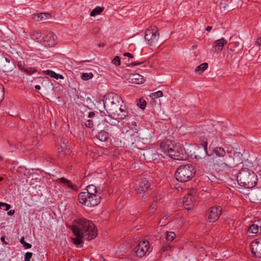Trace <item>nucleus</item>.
Returning a JSON list of instances; mask_svg holds the SVG:
<instances>
[{
    "label": "nucleus",
    "mask_w": 261,
    "mask_h": 261,
    "mask_svg": "<svg viewBox=\"0 0 261 261\" xmlns=\"http://www.w3.org/2000/svg\"><path fill=\"white\" fill-rule=\"evenodd\" d=\"M221 212L222 208L220 206H215L209 208L207 213L208 222H216L219 218Z\"/></svg>",
    "instance_id": "9b49d317"
},
{
    "label": "nucleus",
    "mask_w": 261,
    "mask_h": 261,
    "mask_svg": "<svg viewBox=\"0 0 261 261\" xmlns=\"http://www.w3.org/2000/svg\"><path fill=\"white\" fill-rule=\"evenodd\" d=\"M237 180L240 186L250 189L256 185L257 177L254 171L245 168L239 171L237 176Z\"/></svg>",
    "instance_id": "7ed1b4c3"
},
{
    "label": "nucleus",
    "mask_w": 261,
    "mask_h": 261,
    "mask_svg": "<svg viewBox=\"0 0 261 261\" xmlns=\"http://www.w3.org/2000/svg\"><path fill=\"white\" fill-rule=\"evenodd\" d=\"M202 145V147H198L197 150L194 152V157L197 161H200L204 159L206 155H208L207 152V142H204Z\"/></svg>",
    "instance_id": "ddd939ff"
},
{
    "label": "nucleus",
    "mask_w": 261,
    "mask_h": 261,
    "mask_svg": "<svg viewBox=\"0 0 261 261\" xmlns=\"http://www.w3.org/2000/svg\"><path fill=\"white\" fill-rule=\"evenodd\" d=\"M130 128L133 130L134 134H138V129L137 128V123L135 121H131L128 123Z\"/></svg>",
    "instance_id": "473e14b6"
},
{
    "label": "nucleus",
    "mask_w": 261,
    "mask_h": 261,
    "mask_svg": "<svg viewBox=\"0 0 261 261\" xmlns=\"http://www.w3.org/2000/svg\"><path fill=\"white\" fill-rule=\"evenodd\" d=\"M109 137V133L104 130L100 131L96 135L97 138L102 142L107 141Z\"/></svg>",
    "instance_id": "393cba45"
},
{
    "label": "nucleus",
    "mask_w": 261,
    "mask_h": 261,
    "mask_svg": "<svg viewBox=\"0 0 261 261\" xmlns=\"http://www.w3.org/2000/svg\"><path fill=\"white\" fill-rule=\"evenodd\" d=\"M63 144H66L65 142L63 141Z\"/></svg>",
    "instance_id": "338daca9"
},
{
    "label": "nucleus",
    "mask_w": 261,
    "mask_h": 261,
    "mask_svg": "<svg viewBox=\"0 0 261 261\" xmlns=\"http://www.w3.org/2000/svg\"><path fill=\"white\" fill-rule=\"evenodd\" d=\"M5 60H6V62H10V61L7 58H5Z\"/></svg>",
    "instance_id": "680f3d73"
},
{
    "label": "nucleus",
    "mask_w": 261,
    "mask_h": 261,
    "mask_svg": "<svg viewBox=\"0 0 261 261\" xmlns=\"http://www.w3.org/2000/svg\"><path fill=\"white\" fill-rule=\"evenodd\" d=\"M144 63H145L144 61L142 62H132L129 63V64L132 66H137V65H140L141 64H143Z\"/></svg>",
    "instance_id": "de8ad7c7"
},
{
    "label": "nucleus",
    "mask_w": 261,
    "mask_h": 261,
    "mask_svg": "<svg viewBox=\"0 0 261 261\" xmlns=\"http://www.w3.org/2000/svg\"><path fill=\"white\" fill-rule=\"evenodd\" d=\"M234 165V159L231 155H229L228 158L226 156L224 159V162L216 164L214 166L216 170L223 171L232 168Z\"/></svg>",
    "instance_id": "9d476101"
},
{
    "label": "nucleus",
    "mask_w": 261,
    "mask_h": 261,
    "mask_svg": "<svg viewBox=\"0 0 261 261\" xmlns=\"http://www.w3.org/2000/svg\"><path fill=\"white\" fill-rule=\"evenodd\" d=\"M103 10V7H96L95 8L92 10V11L90 12V15L91 17H94L96 15H98L102 13Z\"/></svg>",
    "instance_id": "c85d7f7f"
},
{
    "label": "nucleus",
    "mask_w": 261,
    "mask_h": 261,
    "mask_svg": "<svg viewBox=\"0 0 261 261\" xmlns=\"http://www.w3.org/2000/svg\"><path fill=\"white\" fill-rule=\"evenodd\" d=\"M212 26H207L206 28H205V30L206 31H210L212 29Z\"/></svg>",
    "instance_id": "6e6d98bb"
},
{
    "label": "nucleus",
    "mask_w": 261,
    "mask_h": 261,
    "mask_svg": "<svg viewBox=\"0 0 261 261\" xmlns=\"http://www.w3.org/2000/svg\"><path fill=\"white\" fill-rule=\"evenodd\" d=\"M195 47L196 46L195 45L193 46V48H195Z\"/></svg>",
    "instance_id": "69168bd1"
},
{
    "label": "nucleus",
    "mask_w": 261,
    "mask_h": 261,
    "mask_svg": "<svg viewBox=\"0 0 261 261\" xmlns=\"http://www.w3.org/2000/svg\"><path fill=\"white\" fill-rule=\"evenodd\" d=\"M152 94L154 98H159L162 97L163 96V92L161 91H158L157 92H155L153 93Z\"/></svg>",
    "instance_id": "79ce46f5"
},
{
    "label": "nucleus",
    "mask_w": 261,
    "mask_h": 261,
    "mask_svg": "<svg viewBox=\"0 0 261 261\" xmlns=\"http://www.w3.org/2000/svg\"><path fill=\"white\" fill-rule=\"evenodd\" d=\"M57 37L53 32H49L43 38L42 42L44 46L52 47L57 43Z\"/></svg>",
    "instance_id": "f8f14e48"
},
{
    "label": "nucleus",
    "mask_w": 261,
    "mask_h": 261,
    "mask_svg": "<svg viewBox=\"0 0 261 261\" xmlns=\"http://www.w3.org/2000/svg\"><path fill=\"white\" fill-rule=\"evenodd\" d=\"M82 239H84V237H76L75 238L73 239V243L76 245H79L83 243Z\"/></svg>",
    "instance_id": "c9c22d12"
},
{
    "label": "nucleus",
    "mask_w": 261,
    "mask_h": 261,
    "mask_svg": "<svg viewBox=\"0 0 261 261\" xmlns=\"http://www.w3.org/2000/svg\"><path fill=\"white\" fill-rule=\"evenodd\" d=\"M86 191L85 192H81V193H86L89 195H96L98 194L100 195L102 193V190L99 188L96 187L94 185H90L87 187Z\"/></svg>",
    "instance_id": "aec40b11"
},
{
    "label": "nucleus",
    "mask_w": 261,
    "mask_h": 261,
    "mask_svg": "<svg viewBox=\"0 0 261 261\" xmlns=\"http://www.w3.org/2000/svg\"><path fill=\"white\" fill-rule=\"evenodd\" d=\"M174 141L170 140H166L161 143L160 147L161 150L164 152L166 155L168 156L169 151L174 147Z\"/></svg>",
    "instance_id": "dca6fc26"
},
{
    "label": "nucleus",
    "mask_w": 261,
    "mask_h": 261,
    "mask_svg": "<svg viewBox=\"0 0 261 261\" xmlns=\"http://www.w3.org/2000/svg\"><path fill=\"white\" fill-rule=\"evenodd\" d=\"M149 249V242L143 241H141L137 246L134 248V251L137 256L142 257L150 252Z\"/></svg>",
    "instance_id": "1a4fd4ad"
},
{
    "label": "nucleus",
    "mask_w": 261,
    "mask_h": 261,
    "mask_svg": "<svg viewBox=\"0 0 261 261\" xmlns=\"http://www.w3.org/2000/svg\"><path fill=\"white\" fill-rule=\"evenodd\" d=\"M85 124V125L89 128H91L93 126V122L92 120L89 119L86 120Z\"/></svg>",
    "instance_id": "a19ab883"
},
{
    "label": "nucleus",
    "mask_w": 261,
    "mask_h": 261,
    "mask_svg": "<svg viewBox=\"0 0 261 261\" xmlns=\"http://www.w3.org/2000/svg\"><path fill=\"white\" fill-rule=\"evenodd\" d=\"M31 38L33 40H36L37 42H42V41L40 40V38L41 37V34L40 32H39L38 31H34L31 33Z\"/></svg>",
    "instance_id": "c756f323"
},
{
    "label": "nucleus",
    "mask_w": 261,
    "mask_h": 261,
    "mask_svg": "<svg viewBox=\"0 0 261 261\" xmlns=\"http://www.w3.org/2000/svg\"><path fill=\"white\" fill-rule=\"evenodd\" d=\"M166 239L168 241H172L175 237V234L174 232H167Z\"/></svg>",
    "instance_id": "72a5a7b5"
},
{
    "label": "nucleus",
    "mask_w": 261,
    "mask_h": 261,
    "mask_svg": "<svg viewBox=\"0 0 261 261\" xmlns=\"http://www.w3.org/2000/svg\"><path fill=\"white\" fill-rule=\"evenodd\" d=\"M194 166L191 164L180 165L175 173L176 179L180 182H185L190 180L195 174Z\"/></svg>",
    "instance_id": "39448f33"
},
{
    "label": "nucleus",
    "mask_w": 261,
    "mask_h": 261,
    "mask_svg": "<svg viewBox=\"0 0 261 261\" xmlns=\"http://www.w3.org/2000/svg\"><path fill=\"white\" fill-rule=\"evenodd\" d=\"M257 43L258 45L261 46V37L257 40Z\"/></svg>",
    "instance_id": "4d7b16f0"
},
{
    "label": "nucleus",
    "mask_w": 261,
    "mask_h": 261,
    "mask_svg": "<svg viewBox=\"0 0 261 261\" xmlns=\"http://www.w3.org/2000/svg\"><path fill=\"white\" fill-rule=\"evenodd\" d=\"M249 230L252 233H257L259 231H260V228H259L258 225H256L254 223L250 226Z\"/></svg>",
    "instance_id": "2f4dec72"
},
{
    "label": "nucleus",
    "mask_w": 261,
    "mask_h": 261,
    "mask_svg": "<svg viewBox=\"0 0 261 261\" xmlns=\"http://www.w3.org/2000/svg\"><path fill=\"white\" fill-rule=\"evenodd\" d=\"M212 153L218 157H223L225 155V150L222 147H217L212 149Z\"/></svg>",
    "instance_id": "b1692460"
},
{
    "label": "nucleus",
    "mask_w": 261,
    "mask_h": 261,
    "mask_svg": "<svg viewBox=\"0 0 261 261\" xmlns=\"http://www.w3.org/2000/svg\"><path fill=\"white\" fill-rule=\"evenodd\" d=\"M95 116V113L93 112H90L88 114V117L90 118H92L94 117Z\"/></svg>",
    "instance_id": "603ef678"
},
{
    "label": "nucleus",
    "mask_w": 261,
    "mask_h": 261,
    "mask_svg": "<svg viewBox=\"0 0 261 261\" xmlns=\"http://www.w3.org/2000/svg\"><path fill=\"white\" fill-rule=\"evenodd\" d=\"M252 197L255 200L261 201V188L255 189L252 192Z\"/></svg>",
    "instance_id": "cd10ccee"
},
{
    "label": "nucleus",
    "mask_w": 261,
    "mask_h": 261,
    "mask_svg": "<svg viewBox=\"0 0 261 261\" xmlns=\"http://www.w3.org/2000/svg\"><path fill=\"white\" fill-rule=\"evenodd\" d=\"M105 121H106L107 123H109V124H111V125H113V123L112 122L109 121L108 120H107V119H105Z\"/></svg>",
    "instance_id": "052dcab7"
},
{
    "label": "nucleus",
    "mask_w": 261,
    "mask_h": 261,
    "mask_svg": "<svg viewBox=\"0 0 261 261\" xmlns=\"http://www.w3.org/2000/svg\"><path fill=\"white\" fill-rule=\"evenodd\" d=\"M70 228L76 237L82 236L88 241L94 239L97 236L94 224L85 218L74 220Z\"/></svg>",
    "instance_id": "f03ea898"
},
{
    "label": "nucleus",
    "mask_w": 261,
    "mask_h": 261,
    "mask_svg": "<svg viewBox=\"0 0 261 261\" xmlns=\"http://www.w3.org/2000/svg\"><path fill=\"white\" fill-rule=\"evenodd\" d=\"M152 138V132L147 128L142 130L138 134H133L127 136L126 140L127 144L132 147H140V142L142 141L148 142Z\"/></svg>",
    "instance_id": "20e7f679"
},
{
    "label": "nucleus",
    "mask_w": 261,
    "mask_h": 261,
    "mask_svg": "<svg viewBox=\"0 0 261 261\" xmlns=\"http://www.w3.org/2000/svg\"><path fill=\"white\" fill-rule=\"evenodd\" d=\"M150 186V182L146 179H143L136 186L135 190L138 194H143L148 190Z\"/></svg>",
    "instance_id": "2eb2a0df"
},
{
    "label": "nucleus",
    "mask_w": 261,
    "mask_h": 261,
    "mask_svg": "<svg viewBox=\"0 0 261 261\" xmlns=\"http://www.w3.org/2000/svg\"><path fill=\"white\" fill-rule=\"evenodd\" d=\"M2 180H3V178H2V177H1V178H0V181H1Z\"/></svg>",
    "instance_id": "e2e57ef3"
},
{
    "label": "nucleus",
    "mask_w": 261,
    "mask_h": 261,
    "mask_svg": "<svg viewBox=\"0 0 261 261\" xmlns=\"http://www.w3.org/2000/svg\"><path fill=\"white\" fill-rule=\"evenodd\" d=\"M33 256V253L31 252H27L25 254L24 261H30Z\"/></svg>",
    "instance_id": "ea45409f"
},
{
    "label": "nucleus",
    "mask_w": 261,
    "mask_h": 261,
    "mask_svg": "<svg viewBox=\"0 0 261 261\" xmlns=\"http://www.w3.org/2000/svg\"><path fill=\"white\" fill-rule=\"evenodd\" d=\"M143 155L144 157V159L148 162L155 159L156 155L155 153V151L153 149L146 150Z\"/></svg>",
    "instance_id": "4be33fe9"
},
{
    "label": "nucleus",
    "mask_w": 261,
    "mask_h": 261,
    "mask_svg": "<svg viewBox=\"0 0 261 261\" xmlns=\"http://www.w3.org/2000/svg\"><path fill=\"white\" fill-rule=\"evenodd\" d=\"M174 147L169 151L168 156L171 158L177 160H186L188 155L182 146L179 143H174Z\"/></svg>",
    "instance_id": "6e6552de"
},
{
    "label": "nucleus",
    "mask_w": 261,
    "mask_h": 261,
    "mask_svg": "<svg viewBox=\"0 0 261 261\" xmlns=\"http://www.w3.org/2000/svg\"><path fill=\"white\" fill-rule=\"evenodd\" d=\"M1 240L2 242L4 244H7V243L5 241V237H2L1 238Z\"/></svg>",
    "instance_id": "5fc2aeb1"
},
{
    "label": "nucleus",
    "mask_w": 261,
    "mask_h": 261,
    "mask_svg": "<svg viewBox=\"0 0 261 261\" xmlns=\"http://www.w3.org/2000/svg\"><path fill=\"white\" fill-rule=\"evenodd\" d=\"M15 213V211L14 210H10V211H9L8 212V215L9 216H12Z\"/></svg>",
    "instance_id": "864d4df0"
},
{
    "label": "nucleus",
    "mask_w": 261,
    "mask_h": 261,
    "mask_svg": "<svg viewBox=\"0 0 261 261\" xmlns=\"http://www.w3.org/2000/svg\"><path fill=\"white\" fill-rule=\"evenodd\" d=\"M78 198L80 203L89 207L98 205L101 199L100 196L98 194L92 195L88 193H80Z\"/></svg>",
    "instance_id": "423d86ee"
},
{
    "label": "nucleus",
    "mask_w": 261,
    "mask_h": 261,
    "mask_svg": "<svg viewBox=\"0 0 261 261\" xmlns=\"http://www.w3.org/2000/svg\"><path fill=\"white\" fill-rule=\"evenodd\" d=\"M171 249V246L170 245H166L163 247L162 250L163 252L168 251L170 250Z\"/></svg>",
    "instance_id": "09e8293b"
},
{
    "label": "nucleus",
    "mask_w": 261,
    "mask_h": 261,
    "mask_svg": "<svg viewBox=\"0 0 261 261\" xmlns=\"http://www.w3.org/2000/svg\"><path fill=\"white\" fill-rule=\"evenodd\" d=\"M227 153L229 154V153H230L231 152L230 151H227Z\"/></svg>",
    "instance_id": "0e129e2a"
},
{
    "label": "nucleus",
    "mask_w": 261,
    "mask_h": 261,
    "mask_svg": "<svg viewBox=\"0 0 261 261\" xmlns=\"http://www.w3.org/2000/svg\"><path fill=\"white\" fill-rule=\"evenodd\" d=\"M95 108L99 111L101 113L105 115H108L107 113V108L105 103V99L103 100H99L95 102L94 104Z\"/></svg>",
    "instance_id": "6ab92c4d"
},
{
    "label": "nucleus",
    "mask_w": 261,
    "mask_h": 261,
    "mask_svg": "<svg viewBox=\"0 0 261 261\" xmlns=\"http://www.w3.org/2000/svg\"><path fill=\"white\" fill-rule=\"evenodd\" d=\"M47 75H49L51 77H54L55 79H64V76L62 74L56 73L54 71L50 70H46L43 71Z\"/></svg>",
    "instance_id": "bb28decb"
},
{
    "label": "nucleus",
    "mask_w": 261,
    "mask_h": 261,
    "mask_svg": "<svg viewBox=\"0 0 261 261\" xmlns=\"http://www.w3.org/2000/svg\"><path fill=\"white\" fill-rule=\"evenodd\" d=\"M2 206L6 207L5 210L7 211H8L11 207V205L10 204L5 202H0V208H1Z\"/></svg>",
    "instance_id": "c03bdc74"
},
{
    "label": "nucleus",
    "mask_w": 261,
    "mask_h": 261,
    "mask_svg": "<svg viewBox=\"0 0 261 261\" xmlns=\"http://www.w3.org/2000/svg\"><path fill=\"white\" fill-rule=\"evenodd\" d=\"M4 95V88L2 87V85H0V102L3 100Z\"/></svg>",
    "instance_id": "a18cd8bd"
},
{
    "label": "nucleus",
    "mask_w": 261,
    "mask_h": 261,
    "mask_svg": "<svg viewBox=\"0 0 261 261\" xmlns=\"http://www.w3.org/2000/svg\"><path fill=\"white\" fill-rule=\"evenodd\" d=\"M81 77L83 80L87 81L93 77V74L91 72L84 73L82 74Z\"/></svg>",
    "instance_id": "f704fd0d"
},
{
    "label": "nucleus",
    "mask_w": 261,
    "mask_h": 261,
    "mask_svg": "<svg viewBox=\"0 0 261 261\" xmlns=\"http://www.w3.org/2000/svg\"><path fill=\"white\" fill-rule=\"evenodd\" d=\"M156 206V201H153L149 207V211L150 213L153 212Z\"/></svg>",
    "instance_id": "49530a36"
},
{
    "label": "nucleus",
    "mask_w": 261,
    "mask_h": 261,
    "mask_svg": "<svg viewBox=\"0 0 261 261\" xmlns=\"http://www.w3.org/2000/svg\"><path fill=\"white\" fill-rule=\"evenodd\" d=\"M108 116L114 119H123L127 115L125 106L120 96L115 93H109L105 96Z\"/></svg>",
    "instance_id": "f257e3e1"
},
{
    "label": "nucleus",
    "mask_w": 261,
    "mask_h": 261,
    "mask_svg": "<svg viewBox=\"0 0 261 261\" xmlns=\"http://www.w3.org/2000/svg\"><path fill=\"white\" fill-rule=\"evenodd\" d=\"M103 261H106V260H105V259H104V258H103Z\"/></svg>",
    "instance_id": "774afa93"
},
{
    "label": "nucleus",
    "mask_w": 261,
    "mask_h": 261,
    "mask_svg": "<svg viewBox=\"0 0 261 261\" xmlns=\"http://www.w3.org/2000/svg\"><path fill=\"white\" fill-rule=\"evenodd\" d=\"M227 43V40L224 38H222L215 41L213 45L214 51L218 52L221 51L223 49L224 46L226 45Z\"/></svg>",
    "instance_id": "a211bd4d"
},
{
    "label": "nucleus",
    "mask_w": 261,
    "mask_h": 261,
    "mask_svg": "<svg viewBox=\"0 0 261 261\" xmlns=\"http://www.w3.org/2000/svg\"><path fill=\"white\" fill-rule=\"evenodd\" d=\"M208 67V64L207 63H203L196 67L195 71L197 73L203 72Z\"/></svg>",
    "instance_id": "7c9ffc66"
},
{
    "label": "nucleus",
    "mask_w": 261,
    "mask_h": 261,
    "mask_svg": "<svg viewBox=\"0 0 261 261\" xmlns=\"http://www.w3.org/2000/svg\"><path fill=\"white\" fill-rule=\"evenodd\" d=\"M123 56H126V57H128L129 59H132L134 58L133 55H132L131 54H130L129 53H125L123 54Z\"/></svg>",
    "instance_id": "3c124183"
},
{
    "label": "nucleus",
    "mask_w": 261,
    "mask_h": 261,
    "mask_svg": "<svg viewBox=\"0 0 261 261\" xmlns=\"http://www.w3.org/2000/svg\"><path fill=\"white\" fill-rule=\"evenodd\" d=\"M254 223L258 225L259 228H260V231L261 232V220H257Z\"/></svg>",
    "instance_id": "8fccbe9b"
},
{
    "label": "nucleus",
    "mask_w": 261,
    "mask_h": 261,
    "mask_svg": "<svg viewBox=\"0 0 261 261\" xmlns=\"http://www.w3.org/2000/svg\"><path fill=\"white\" fill-rule=\"evenodd\" d=\"M35 88L37 90H39L40 89V86L38 85H37L35 86Z\"/></svg>",
    "instance_id": "bf43d9fd"
},
{
    "label": "nucleus",
    "mask_w": 261,
    "mask_h": 261,
    "mask_svg": "<svg viewBox=\"0 0 261 261\" xmlns=\"http://www.w3.org/2000/svg\"><path fill=\"white\" fill-rule=\"evenodd\" d=\"M51 16L49 13H41L35 15L34 19L36 21H39L42 20H46L47 18H50Z\"/></svg>",
    "instance_id": "a878e982"
},
{
    "label": "nucleus",
    "mask_w": 261,
    "mask_h": 261,
    "mask_svg": "<svg viewBox=\"0 0 261 261\" xmlns=\"http://www.w3.org/2000/svg\"><path fill=\"white\" fill-rule=\"evenodd\" d=\"M59 180L64 185L67 186L69 188L71 189V190L75 191H77V187L76 185L72 184L70 180H68L66 178L63 177L60 178Z\"/></svg>",
    "instance_id": "5701e85b"
},
{
    "label": "nucleus",
    "mask_w": 261,
    "mask_h": 261,
    "mask_svg": "<svg viewBox=\"0 0 261 261\" xmlns=\"http://www.w3.org/2000/svg\"><path fill=\"white\" fill-rule=\"evenodd\" d=\"M251 252L256 257L261 258V239H257L251 244Z\"/></svg>",
    "instance_id": "4468645a"
},
{
    "label": "nucleus",
    "mask_w": 261,
    "mask_h": 261,
    "mask_svg": "<svg viewBox=\"0 0 261 261\" xmlns=\"http://www.w3.org/2000/svg\"><path fill=\"white\" fill-rule=\"evenodd\" d=\"M238 46L239 47V49L238 50V51H240V50H242L243 49V46L242 45H241L240 46H239V44L238 45Z\"/></svg>",
    "instance_id": "13d9d810"
},
{
    "label": "nucleus",
    "mask_w": 261,
    "mask_h": 261,
    "mask_svg": "<svg viewBox=\"0 0 261 261\" xmlns=\"http://www.w3.org/2000/svg\"><path fill=\"white\" fill-rule=\"evenodd\" d=\"M129 79L132 83L135 84H141L143 83L145 80L144 77L138 73H135L131 75Z\"/></svg>",
    "instance_id": "412c9836"
},
{
    "label": "nucleus",
    "mask_w": 261,
    "mask_h": 261,
    "mask_svg": "<svg viewBox=\"0 0 261 261\" xmlns=\"http://www.w3.org/2000/svg\"><path fill=\"white\" fill-rule=\"evenodd\" d=\"M36 71H37V70L35 68H33L27 69L25 70V72H26V73L29 75H31L33 73L36 72Z\"/></svg>",
    "instance_id": "37998d69"
},
{
    "label": "nucleus",
    "mask_w": 261,
    "mask_h": 261,
    "mask_svg": "<svg viewBox=\"0 0 261 261\" xmlns=\"http://www.w3.org/2000/svg\"><path fill=\"white\" fill-rule=\"evenodd\" d=\"M159 36L158 28L154 25H152L146 31L144 39L148 44L153 46L157 43Z\"/></svg>",
    "instance_id": "0eeeda50"
},
{
    "label": "nucleus",
    "mask_w": 261,
    "mask_h": 261,
    "mask_svg": "<svg viewBox=\"0 0 261 261\" xmlns=\"http://www.w3.org/2000/svg\"><path fill=\"white\" fill-rule=\"evenodd\" d=\"M20 242L24 245L26 248H31L32 247V245L30 243H27L24 241V237H22L20 240Z\"/></svg>",
    "instance_id": "4c0bfd02"
},
{
    "label": "nucleus",
    "mask_w": 261,
    "mask_h": 261,
    "mask_svg": "<svg viewBox=\"0 0 261 261\" xmlns=\"http://www.w3.org/2000/svg\"><path fill=\"white\" fill-rule=\"evenodd\" d=\"M138 106L141 109H144L146 106V102L145 100L140 99L137 103Z\"/></svg>",
    "instance_id": "e433bc0d"
},
{
    "label": "nucleus",
    "mask_w": 261,
    "mask_h": 261,
    "mask_svg": "<svg viewBox=\"0 0 261 261\" xmlns=\"http://www.w3.org/2000/svg\"><path fill=\"white\" fill-rule=\"evenodd\" d=\"M112 63L116 66H119L120 65V59L118 56H116L112 60Z\"/></svg>",
    "instance_id": "58836bf2"
},
{
    "label": "nucleus",
    "mask_w": 261,
    "mask_h": 261,
    "mask_svg": "<svg viewBox=\"0 0 261 261\" xmlns=\"http://www.w3.org/2000/svg\"><path fill=\"white\" fill-rule=\"evenodd\" d=\"M182 203L185 208L189 210L192 208L194 206L193 195L190 193L188 194L184 197Z\"/></svg>",
    "instance_id": "f3484780"
}]
</instances>
